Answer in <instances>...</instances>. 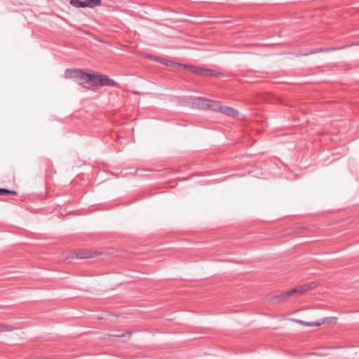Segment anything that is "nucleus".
I'll return each mask as SVG.
<instances>
[{"instance_id": "nucleus-1", "label": "nucleus", "mask_w": 359, "mask_h": 359, "mask_svg": "<svg viewBox=\"0 0 359 359\" xmlns=\"http://www.w3.org/2000/svg\"><path fill=\"white\" fill-rule=\"evenodd\" d=\"M65 76L67 78L74 79V81L79 84L88 83V80L90 79V74L74 69H67L65 70Z\"/></svg>"}, {"instance_id": "nucleus-2", "label": "nucleus", "mask_w": 359, "mask_h": 359, "mask_svg": "<svg viewBox=\"0 0 359 359\" xmlns=\"http://www.w3.org/2000/svg\"><path fill=\"white\" fill-rule=\"evenodd\" d=\"M183 67L185 69H187L192 72L193 73L204 76H215L219 77L222 76V74L211 69H205L202 68L194 65H183Z\"/></svg>"}, {"instance_id": "nucleus-3", "label": "nucleus", "mask_w": 359, "mask_h": 359, "mask_svg": "<svg viewBox=\"0 0 359 359\" xmlns=\"http://www.w3.org/2000/svg\"><path fill=\"white\" fill-rule=\"evenodd\" d=\"M294 294H295V290L292 289L290 290L283 292L280 294L274 296L273 299L279 303L290 299Z\"/></svg>"}, {"instance_id": "nucleus-4", "label": "nucleus", "mask_w": 359, "mask_h": 359, "mask_svg": "<svg viewBox=\"0 0 359 359\" xmlns=\"http://www.w3.org/2000/svg\"><path fill=\"white\" fill-rule=\"evenodd\" d=\"M316 287V283L314 282L309 283H305L300 286L296 287L293 288L292 290H295V294H303L304 292H308L309 290L314 288Z\"/></svg>"}, {"instance_id": "nucleus-5", "label": "nucleus", "mask_w": 359, "mask_h": 359, "mask_svg": "<svg viewBox=\"0 0 359 359\" xmlns=\"http://www.w3.org/2000/svg\"><path fill=\"white\" fill-rule=\"evenodd\" d=\"M208 99L205 97H196L193 101V105L198 109H208Z\"/></svg>"}, {"instance_id": "nucleus-6", "label": "nucleus", "mask_w": 359, "mask_h": 359, "mask_svg": "<svg viewBox=\"0 0 359 359\" xmlns=\"http://www.w3.org/2000/svg\"><path fill=\"white\" fill-rule=\"evenodd\" d=\"M220 112L231 117H236L238 115V112L236 109L230 107H226L222 105L221 107Z\"/></svg>"}, {"instance_id": "nucleus-7", "label": "nucleus", "mask_w": 359, "mask_h": 359, "mask_svg": "<svg viewBox=\"0 0 359 359\" xmlns=\"http://www.w3.org/2000/svg\"><path fill=\"white\" fill-rule=\"evenodd\" d=\"M99 81L100 86H114L116 85V82L106 75H101Z\"/></svg>"}, {"instance_id": "nucleus-8", "label": "nucleus", "mask_w": 359, "mask_h": 359, "mask_svg": "<svg viewBox=\"0 0 359 359\" xmlns=\"http://www.w3.org/2000/svg\"><path fill=\"white\" fill-rule=\"evenodd\" d=\"M208 105V109H210L214 111L220 112L222 104L219 102L209 100Z\"/></svg>"}, {"instance_id": "nucleus-9", "label": "nucleus", "mask_w": 359, "mask_h": 359, "mask_svg": "<svg viewBox=\"0 0 359 359\" xmlns=\"http://www.w3.org/2000/svg\"><path fill=\"white\" fill-rule=\"evenodd\" d=\"M101 74H90V79L88 80V83L92 86L100 85L99 80L100 79Z\"/></svg>"}, {"instance_id": "nucleus-10", "label": "nucleus", "mask_w": 359, "mask_h": 359, "mask_svg": "<svg viewBox=\"0 0 359 359\" xmlns=\"http://www.w3.org/2000/svg\"><path fill=\"white\" fill-rule=\"evenodd\" d=\"M86 8H93L101 5V0H84Z\"/></svg>"}, {"instance_id": "nucleus-11", "label": "nucleus", "mask_w": 359, "mask_h": 359, "mask_svg": "<svg viewBox=\"0 0 359 359\" xmlns=\"http://www.w3.org/2000/svg\"><path fill=\"white\" fill-rule=\"evenodd\" d=\"M95 255L88 251H80L77 254L76 257L79 259H88L93 257Z\"/></svg>"}, {"instance_id": "nucleus-12", "label": "nucleus", "mask_w": 359, "mask_h": 359, "mask_svg": "<svg viewBox=\"0 0 359 359\" xmlns=\"http://www.w3.org/2000/svg\"><path fill=\"white\" fill-rule=\"evenodd\" d=\"M70 4L75 8H86L85 1L70 0Z\"/></svg>"}, {"instance_id": "nucleus-13", "label": "nucleus", "mask_w": 359, "mask_h": 359, "mask_svg": "<svg viewBox=\"0 0 359 359\" xmlns=\"http://www.w3.org/2000/svg\"><path fill=\"white\" fill-rule=\"evenodd\" d=\"M155 61H157L161 64H164L167 66H170V65H173L175 66H183V65L180 64V63H174L172 62V61H170V60H164V59H155L154 60Z\"/></svg>"}, {"instance_id": "nucleus-14", "label": "nucleus", "mask_w": 359, "mask_h": 359, "mask_svg": "<svg viewBox=\"0 0 359 359\" xmlns=\"http://www.w3.org/2000/svg\"><path fill=\"white\" fill-rule=\"evenodd\" d=\"M294 320L302 325H304L309 326V327L319 326L321 325L320 323H309V322H306V321H304L302 320Z\"/></svg>"}, {"instance_id": "nucleus-15", "label": "nucleus", "mask_w": 359, "mask_h": 359, "mask_svg": "<svg viewBox=\"0 0 359 359\" xmlns=\"http://www.w3.org/2000/svg\"><path fill=\"white\" fill-rule=\"evenodd\" d=\"M4 194L16 195L17 192L15 191L9 190L4 188H0V195Z\"/></svg>"}, {"instance_id": "nucleus-16", "label": "nucleus", "mask_w": 359, "mask_h": 359, "mask_svg": "<svg viewBox=\"0 0 359 359\" xmlns=\"http://www.w3.org/2000/svg\"><path fill=\"white\" fill-rule=\"evenodd\" d=\"M14 328L11 326L0 325V332L11 331Z\"/></svg>"}, {"instance_id": "nucleus-17", "label": "nucleus", "mask_w": 359, "mask_h": 359, "mask_svg": "<svg viewBox=\"0 0 359 359\" xmlns=\"http://www.w3.org/2000/svg\"><path fill=\"white\" fill-rule=\"evenodd\" d=\"M344 48V46H342V47L333 46V47H330V48H323V50H324V52H327V51L337 50H339V49H341Z\"/></svg>"}, {"instance_id": "nucleus-18", "label": "nucleus", "mask_w": 359, "mask_h": 359, "mask_svg": "<svg viewBox=\"0 0 359 359\" xmlns=\"http://www.w3.org/2000/svg\"><path fill=\"white\" fill-rule=\"evenodd\" d=\"M131 334H132L131 332H127L125 333H122L121 334H112V336L116 337H119V338L126 337H127L128 338H130Z\"/></svg>"}, {"instance_id": "nucleus-19", "label": "nucleus", "mask_w": 359, "mask_h": 359, "mask_svg": "<svg viewBox=\"0 0 359 359\" xmlns=\"http://www.w3.org/2000/svg\"><path fill=\"white\" fill-rule=\"evenodd\" d=\"M323 52H324V50H323V48H316V49L311 50L308 53H304V55H309V54H315V53H323Z\"/></svg>"}]
</instances>
